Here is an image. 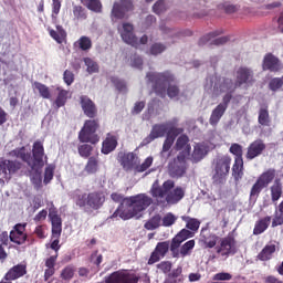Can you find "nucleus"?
I'll list each match as a JSON object with an SVG mask.
<instances>
[{
	"mask_svg": "<svg viewBox=\"0 0 283 283\" xmlns=\"http://www.w3.org/2000/svg\"><path fill=\"white\" fill-rule=\"evenodd\" d=\"M106 283H137L138 277L127 271H118L112 273L105 279Z\"/></svg>",
	"mask_w": 283,
	"mask_h": 283,
	"instance_id": "nucleus-15",
	"label": "nucleus"
},
{
	"mask_svg": "<svg viewBox=\"0 0 283 283\" xmlns=\"http://www.w3.org/2000/svg\"><path fill=\"white\" fill-rule=\"evenodd\" d=\"M80 103L85 116L88 118H94V116H96V105L90 99V97L81 96Z\"/></svg>",
	"mask_w": 283,
	"mask_h": 283,
	"instance_id": "nucleus-27",
	"label": "nucleus"
},
{
	"mask_svg": "<svg viewBox=\"0 0 283 283\" xmlns=\"http://www.w3.org/2000/svg\"><path fill=\"white\" fill-rule=\"evenodd\" d=\"M0 169L7 178H10L8 176H10L11 174H14L15 171H19V169H21V163L10 161V160H1Z\"/></svg>",
	"mask_w": 283,
	"mask_h": 283,
	"instance_id": "nucleus-30",
	"label": "nucleus"
},
{
	"mask_svg": "<svg viewBox=\"0 0 283 283\" xmlns=\"http://www.w3.org/2000/svg\"><path fill=\"white\" fill-rule=\"evenodd\" d=\"M157 269L159 271H161V273H169V271H171V262L164 261V262L157 264Z\"/></svg>",
	"mask_w": 283,
	"mask_h": 283,
	"instance_id": "nucleus-62",
	"label": "nucleus"
},
{
	"mask_svg": "<svg viewBox=\"0 0 283 283\" xmlns=\"http://www.w3.org/2000/svg\"><path fill=\"white\" fill-rule=\"evenodd\" d=\"M32 151L33 159L30 156V150H28L25 147L12 150L10 153V156L21 158V160H23L24 163H27V165H29V167H31V182L36 189H39V187H41V182H43V179L41 177V169H43V165H45V161H43V144H41V142H35L33 144Z\"/></svg>",
	"mask_w": 283,
	"mask_h": 283,
	"instance_id": "nucleus-3",
	"label": "nucleus"
},
{
	"mask_svg": "<svg viewBox=\"0 0 283 283\" xmlns=\"http://www.w3.org/2000/svg\"><path fill=\"white\" fill-rule=\"evenodd\" d=\"M111 198L114 202H120L113 216L122 220H132V218L138 220V218H143V212L154 202V199L146 193L125 198L123 195L114 192L111 195Z\"/></svg>",
	"mask_w": 283,
	"mask_h": 283,
	"instance_id": "nucleus-2",
	"label": "nucleus"
},
{
	"mask_svg": "<svg viewBox=\"0 0 283 283\" xmlns=\"http://www.w3.org/2000/svg\"><path fill=\"white\" fill-rule=\"evenodd\" d=\"M271 224V217H265L264 219H261L259 222H256L253 233L254 235H260L261 233H264L265 229H269V226Z\"/></svg>",
	"mask_w": 283,
	"mask_h": 283,
	"instance_id": "nucleus-39",
	"label": "nucleus"
},
{
	"mask_svg": "<svg viewBox=\"0 0 283 283\" xmlns=\"http://www.w3.org/2000/svg\"><path fill=\"white\" fill-rule=\"evenodd\" d=\"M178 125V119H171L170 122H167L166 124H159L153 126V129L150 134L143 139L142 147H145V145H149V143H154L156 138H163L168 132H171Z\"/></svg>",
	"mask_w": 283,
	"mask_h": 283,
	"instance_id": "nucleus-10",
	"label": "nucleus"
},
{
	"mask_svg": "<svg viewBox=\"0 0 283 283\" xmlns=\"http://www.w3.org/2000/svg\"><path fill=\"white\" fill-rule=\"evenodd\" d=\"M181 132H182V129L177 128L176 126H175V128H170V130H168L166 139L163 144L161 153H160L163 158H165V155L167 154V151H169V149H171V147H174V143L176 142V137Z\"/></svg>",
	"mask_w": 283,
	"mask_h": 283,
	"instance_id": "nucleus-23",
	"label": "nucleus"
},
{
	"mask_svg": "<svg viewBox=\"0 0 283 283\" xmlns=\"http://www.w3.org/2000/svg\"><path fill=\"white\" fill-rule=\"evenodd\" d=\"M168 171L171 178H182L187 171V157L178 155L177 158L169 164Z\"/></svg>",
	"mask_w": 283,
	"mask_h": 283,
	"instance_id": "nucleus-13",
	"label": "nucleus"
},
{
	"mask_svg": "<svg viewBox=\"0 0 283 283\" xmlns=\"http://www.w3.org/2000/svg\"><path fill=\"white\" fill-rule=\"evenodd\" d=\"M75 45L83 52H88V50H92V39L83 35L75 42Z\"/></svg>",
	"mask_w": 283,
	"mask_h": 283,
	"instance_id": "nucleus-40",
	"label": "nucleus"
},
{
	"mask_svg": "<svg viewBox=\"0 0 283 283\" xmlns=\"http://www.w3.org/2000/svg\"><path fill=\"white\" fill-rule=\"evenodd\" d=\"M216 249L217 253L227 260L229 255L235 254V239L233 237L223 238Z\"/></svg>",
	"mask_w": 283,
	"mask_h": 283,
	"instance_id": "nucleus-14",
	"label": "nucleus"
},
{
	"mask_svg": "<svg viewBox=\"0 0 283 283\" xmlns=\"http://www.w3.org/2000/svg\"><path fill=\"white\" fill-rule=\"evenodd\" d=\"M283 85V76L282 77H274L270 81L269 87L272 92H277Z\"/></svg>",
	"mask_w": 283,
	"mask_h": 283,
	"instance_id": "nucleus-55",
	"label": "nucleus"
},
{
	"mask_svg": "<svg viewBox=\"0 0 283 283\" xmlns=\"http://www.w3.org/2000/svg\"><path fill=\"white\" fill-rule=\"evenodd\" d=\"M118 32L124 43H127V45H132V48H135L136 50H145L148 38L147 35H143L138 39L134 33V25L132 23H123L120 27H118Z\"/></svg>",
	"mask_w": 283,
	"mask_h": 283,
	"instance_id": "nucleus-6",
	"label": "nucleus"
},
{
	"mask_svg": "<svg viewBox=\"0 0 283 283\" xmlns=\"http://www.w3.org/2000/svg\"><path fill=\"white\" fill-rule=\"evenodd\" d=\"M230 154L235 156L234 165L232 167V176L238 182L239 180H242V176H244V160L242 159V147L240 144H232L230 147Z\"/></svg>",
	"mask_w": 283,
	"mask_h": 283,
	"instance_id": "nucleus-12",
	"label": "nucleus"
},
{
	"mask_svg": "<svg viewBox=\"0 0 283 283\" xmlns=\"http://www.w3.org/2000/svg\"><path fill=\"white\" fill-rule=\"evenodd\" d=\"M52 178H54V166L50 165L44 171V185H50V182H52Z\"/></svg>",
	"mask_w": 283,
	"mask_h": 283,
	"instance_id": "nucleus-57",
	"label": "nucleus"
},
{
	"mask_svg": "<svg viewBox=\"0 0 283 283\" xmlns=\"http://www.w3.org/2000/svg\"><path fill=\"white\" fill-rule=\"evenodd\" d=\"M259 123L263 126H269L271 120L269 119V111L266 108H261L259 112Z\"/></svg>",
	"mask_w": 283,
	"mask_h": 283,
	"instance_id": "nucleus-52",
	"label": "nucleus"
},
{
	"mask_svg": "<svg viewBox=\"0 0 283 283\" xmlns=\"http://www.w3.org/2000/svg\"><path fill=\"white\" fill-rule=\"evenodd\" d=\"M275 243H270L263 248L261 253H259L258 258L262 262H266V260H271L273 258V254L275 252Z\"/></svg>",
	"mask_w": 283,
	"mask_h": 283,
	"instance_id": "nucleus-37",
	"label": "nucleus"
},
{
	"mask_svg": "<svg viewBox=\"0 0 283 283\" xmlns=\"http://www.w3.org/2000/svg\"><path fill=\"white\" fill-rule=\"evenodd\" d=\"M275 179V170L270 169L263 172L252 186L250 190V203L255 205L260 193H262V189H266L271 182Z\"/></svg>",
	"mask_w": 283,
	"mask_h": 283,
	"instance_id": "nucleus-9",
	"label": "nucleus"
},
{
	"mask_svg": "<svg viewBox=\"0 0 283 283\" xmlns=\"http://www.w3.org/2000/svg\"><path fill=\"white\" fill-rule=\"evenodd\" d=\"M132 8V0H119L115 2L112 10V19H125Z\"/></svg>",
	"mask_w": 283,
	"mask_h": 283,
	"instance_id": "nucleus-16",
	"label": "nucleus"
},
{
	"mask_svg": "<svg viewBox=\"0 0 283 283\" xmlns=\"http://www.w3.org/2000/svg\"><path fill=\"white\" fill-rule=\"evenodd\" d=\"M72 94H70V91L64 90L61 86L56 87V97L55 101L53 102L54 107L56 109L64 107L65 104L67 103V98H71Z\"/></svg>",
	"mask_w": 283,
	"mask_h": 283,
	"instance_id": "nucleus-29",
	"label": "nucleus"
},
{
	"mask_svg": "<svg viewBox=\"0 0 283 283\" xmlns=\"http://www.w3.org/2000/svg\"><path fill=\"white\" fill-rule=\"evenodd\" d=\"M271 200L272 202H277L282 198V182L276 179L274 184L270 187Z\"/></svg>",
	"mask_w": 283,
	"mask_h": 283,
	"instance_id": "nucleus-36",
	"label": "nucleus"
},
{
	"mask_svg": "<svg viewBox=\"0 0 283 283\" xmlns=\"http://www.w3.org/2000/svg\"><path fill=\"white\" fill-rule=\"evenodd\" d=\"M117 145L118 139L116 138V136L108 134L102 144V154H112V151L116 149Z\"/></svg>",
	"mask_w": 283,
	"mask_h": 283,
	"instance_id": "nucleus-31",
	"label": "nucleus"
},
{
	"mask_svg": "<svg viewBox=\"0 0 283 283\" xmlns=\"http://www.w3.org/2000/svg\"><path fill=\"white\" fill-rule=\"evenodd\" d=\"M209 154V143H198L195 144L192 154L190 156L191 163H200Z\"/></svg>",
	"mask_w": 283,
	"mask_h": 283,
	"instance_id": "nucleus-20",
	"label": "nucleus"
},
{
	"mask_svg": "<svg viewBox=\"0 0 283 283\" xmlns=\"http://www.w3.org/2000/svg\"><path fill=\"white\" fill-rule=\"evenodd\" d=\"M32 87L35 92H39L42 98H46V99L52 98V93L50 92V87H48L45 84H42L40 82H34Z\"/></svg>",
	"mask_w": 283,
	"mask_h": 283,
	"instance_id": "nucleus-38",
	"label": "nucleus"
},
{
	"mask_svg": "<svg viewBox=\"0 0 283 283\" xmlns=\"http://www.w3.org/2000/svg\"><path fill=\"white\" fill-rule=\"evenodd\" d=\"M167 3H165V0H158L154 6H153V12L155 14H163V12H166L167 10Z\"/></svg>",
	"mask_w": 283,
	"mask_h": 283,
	"instance_id": "nucleus-53",
	"label": "nucleus"
},
{
	"mask_svg": "<svg viewBox=\"0 0 283 283\" xmlns=\"http://www.w3.org/2000/svg\"><path fill=\"white\" fill-rule=\"evenodd\" d=\"M232 275L227 272L217 273L213 275L212 280L217 282H229V280H232Z\"/></svg>",
	"mask_w": 283,
	"mask_h": 283,
	"instance_id": "nucleus-58",
	"label": "nucleus"
},
{
	"mask_svg": "<svg viewBox=\"0 0 283 283\" xmlns=\"http://www.w3.org/2000/svg\"><path fill=\"white\" fill-rule=\"evenodd\" d=\"M25 273L24 265H15L6 274V280L10 282V280H19V277H23Z\"/></svg>",
	"mask_w": 283,
	"mask_h": 283,
	"instance_id": "nucleus-34",
	"label": "nucleus"
},
{
	"mask_svg": "<svg viewBox=\"0 0 283 283\" xmlns=\"http://www.w3.org/2000/svg\"><path fill=\"white\" fill-rule=\"evenodd\" d=\"M151 165H154V157H147L142 165L136 166V171L143 174V171H147Z\"/></svg>",
	"mask_w": 283,
	"mask_h": 283,
	"instance_id": "nucleus-51",
	"label": "nucleus"
},
{
	"mask_svg": "<svg viewBox=\"0 0 283 283\" xmlns=\"http://www.w3.org/2000/svg\"><path fill=\"white\" fill-rule=\"evenodd\" d=\"M83 62L86 65V72L88 74L98 73V63H96L92 57H84Z\"/></svg>",
	"mask_w": 283,
	"mask_h": 283,
	"instance_id": "nucleus-44",
	"label": "nucleus"
},
{
	"mask_svg": "<svg viewBox=\"0 0 283 283\" xmlns=\"http://www.w3.org/2000/svg\"><path fill=\"white\" fill-rule=\"evenodd\" d=\"M181 220L186 222L187 229H190V231H198L200 229V221L198 219H193L191 217H181Z\"/></svg>",
	"mask_w": 283,
	"mask_h": 283,
	"instance_id": "nucleus-47",
	"label": "nucleus"
},
{
	"mask_svg": "<svg viewBox=\"0 0 283 283\" xmlns=\"http://www.w3.org/2000/svg\"><path fill=\"white\" fill-rule=\"evenodd\" d=\"M169 251V242L164 241L157 243L154 252L151 253L148 264H156V262H160L165 255H167V252Z\"/></svg>",
	"mask_w": 283,
	"mask_h": 283,
	"instance_id": "nucleus-19",
	"label": "nucleus"
},
{
	"mask_svg": "<svg viewBox=\"0 0 283 283\" xmlns=\"http://www.w3.org/2000/svg\"><path fill=\"white\" fill-rule=\"evenodd\" d=\"M175 149L179 153V156H184V158H189L191 154V145L189 144V137L187 135H181L177 138L175 144Z\"/></svg>",
	"mask_w": 283,
	"mask_h": 283,
	"instance_id": "nucleus-22",
	"label": "nucleus"
},
{
	"mask_svg": "<svg viewBox=\"0 0 283 283\" xmlns=\"http://www.w3.org/2000/svg\"><path fill=\"white\" fill-rule=\"evenodd\" d=\"M160 107H163V103H160V101H158L157 98L153 99L149 104H148V112L151 114L154 112H158L160 109Z\"/></svg>",
	"mask_w": 283,
	"mask_h": 283,
	"instance_id": "nucleus-59",
	"label": "nucleus"
},
{
	"mask_svg": "<svg viewBox=\"0 0 283 283\" xmlns=\"http://www.w3.org/2000/svg\"><path fill=\"white\" fill-rule=\"evenodd\" d=\"M177 220L178 217L176 214L168 212L161 219V224L163 227H172V224H175Z\"/></svg>",
	"mask_w": 283,
	"mask_h": 283,
	"instance_id": "nucleus-49",
	"label": "nucleus"
},
{
	"mask_svg": "<svg viewBox=\"0 0 283 283\" xmlns=\"http://www.w3.org/2000/svg\"><path fill=\"white\" fill-rule=\"evenodd\" d=\"M205 90L206 92H211L214 98H218V96H223L222 103H220L212 111L209 119L210 125L216 127V125L220 123V118L224 116V112H227V107H229V103H231V98L233 97V92H235V86L233 85V81L231 78L213 75L207 78Z\"/></svg>",
	"mask_w": 283,
	"mask_h": 283,
	"instance_id": "nucleus-1",
	"label": "nucleus"
},
{
	"mask_svg": "<svg viewBox=\"0 0 283 283\" xmlns=\"http://www.w3.org/2000/svg\"><path fill=\"white\" fill-rule=\"evenodd\" d=\"M61 277L62 280H66V281L72 280V277H74V266L67 265L66 268H64L62 270Z\"/></svg>",
	"mask_w": 283,
	"mask_h": 283,
	"instance_id": "nucleus-56",
	"label": "nucleus"
},
{
	"mask_svg": "<svg viewBox=\"0 0 283 283\" xmlns=\"http://www.w3.org/2000/svg\"><path fill=\"white\" fill-rule=\"evenodd\" d=\"M231 169V157L223 156L217 159L216 164V178H224Z\"/></svg>",
	"mask_w": 283,
	"mask_h": 283,
	"instance_id": "nucleus-21",
	"label": "nucleus"
},
{
	"mask_svg": "<svg viewBox=\"0 0 283 283\" xmlns=\"http://www.w3.org/2000/svg\"><path fill=\"white\" fill-rule=\"evenodd\" d=\"M160 222H163V217H160V214H155L145 223L144 227L147 229V231H154L160 227Z\"/></svg>",
	"mask_w": 283,
	"mask_h": 283,
	"instance_id": "nucleus-41",
	"label": "nucleus"
},
{
	"mask_svg": "<svg viewBox=\"0 0 283 283\" xmlns=\"http://www.w3.org/2000/svg\"><path fill=\"white\" fill-rule=\"evenodd\" d=\"M49 33L56 43H63L65 41V36H67V33L61 25H57L55 29H49Z\"/></svg>",
	"mask_w": 283,
	"mask_h": 283,
	"instance_id": "nucleus-33",
	"label": "nucleus"
},
{
	"mask_svg": "<svg viewBox=\"0 0 283 283\" xmlns=\"http://www.w3.org/2000/svg\"><path fill=\"white\" fill-rule=\"evenodd\" d=\"M220 36V31H213L209 33L208 35L203 36L200 39V43H213L214 45H222V43H227V38L221 36V38H216Z\"/></svg>",
	"mask_w": 283,
	"mask_h": 283,
	"instance_id": "nucleus-32",
	"label": "nucleus"
},
{
	"mask_svg": "<svg viewBox=\"0 0 283 283\" xmlns=\"http://www.w3.org/2000/svg\"><path fill=\"white\" fill-rule=\"evenodd\" d=\"M73 17L75 21H85L87 19V11L81 6L73 7Z\"/></svg>",
	"mask_w": 283,
	"mask_h": 283,
	"instance_id": "nucleus-45",
	"label": "nucleus"
},
{
	"mask_svg": "<svg viewBox=\"0 0 283 283\" xmlns=\"http://www.w3.org/2000/svg\"><path fill=\"white\" fill-rule=\"evenodd\" d=\"M176 182L169 179L161 186L158 180H155L150 188V196L156 200L159 207H167V205H178L185 198V190L182 187H176Z\"/></svg>",
	"mask_w": 283,
	"mask_h": 283,
	"instance_id": "nucleus-4",
	"label": "nucleus"
},
{
	"mask_svg": "<svg viewBox=\"0 0 283 283\" xmlns=\"http://www.w3.org/2000/svg\"><path fill=\"white\" fill-rule=\"evenodd\" d=\"M253 83V71L249 67H240L237 71V82L232 85L234 86V90L237 86L241 85H251Z\"/></svg>",
	"mask_w": 283,
	"mask_h": 283,
	"instance_id": "nucleus-18",
	"label": "nucleus"
},
{
	"mask_svg": "<svg viewBox=\"0 0 283 283\" xmlns=\"http://www.w3.org/2000/svg\"><path fill=\"white\" fill-rule=\"evenodd\" d=\"M25 227L27 223L24 224H17L14 229L10 232V240L11 242H14L15 244H23L25 242L28 235L25 234Z\"/></svg>",
	"mask_w": 283,
	"mask_h": 283,
	"instance_id": "nucleus-24",
	"label": "nucleus"
},
{
	"mask_svg": "<svg viewBox=\"0 0 283 283\" xmlns=\"http://www.w3.org/2000/svg\"><path fill=\"white\" fill-rule=\"evenodd\" d=\"M75 205L82 209H101L103 202H105V197L98 192H81L76 191L74 196Z\"/></svg>",
	"mask_w": 283,
	"mask_h": 283,
	"instance_id": "nucleus-7",
	"label": "nucleus"
},
{
	"mask_svg": "<svg viewBox=\"0 0 283 283\" xmlns=\"http://www.w3.org/2000/svg\"><path fill=\"white\" fill-rule=\"evenodd\" d=\"M111 81L115 85L116 90H118V92L122 94H127V84H125V81L118 77H112Z\"/></svg>",
	"mask_w": 283,
	"mask_h": 283,
	"instance_id": "nucleus-50",
	"label": "nucleus"
},
{
	"mask_svg": "<svg viewBox=\"0 0 283 283\" xmlns=\"http://www.w3.org/2000/svg\"><path fill=\"white\" fill-rule=\"evenodd\" d=\"M98 129V123L94 119L86 120L83 128L78 134V139L81 143H91L92 145H96L98 143L99 137L96 134Z\"/></svg>",
	"mask_w": 283,
	"mask_h": 283,
	"instance_id": "nucleus-11",
	"label": "nucleus"
},
{
	"mask_svg": "<svg viewBox=\"0 0 283 283\" xmlns=\"http://www.w3.org/2000/svg\"><path fill=\"white\" fill-rule=\"evenodd\" d=\"M199 242H201L205 249H213L218 244V235L209 232L207 228H202Z\"/></svg>",
	"mask_w": 283,
	"mask_h": 283,
	"instance_id": "nucleus-25",
	"label": "nucleus"
},
{
	"mask_svg": "<svg viewBox=\"0 0 283 283\" xmlns=\"http://www.w3.org/2000/svg\"><path fill=\"white\" fill-rule=\"evenodd\" d=\"M92 145L90 144H83L78 147V154L82 156V158H88V156L92 155Z\"/></svg>",
	"mask_w": 283,
	"mask_h": 283,
	"instance_id": "nucleus-54",
	"label": "nucleus"
},
{
	"mask_svg": "<svg viewBox=\"0 0 283 283\" xmlns=\"http://www.w3.org/2000/svg\"><path fill=\"white\" fill-rule=\"evenodd\" d=\"M186 239H184L180 233H178L171 241L170 244V251L172 254V258H180V244L185 242Z\"/></svg>",
	"mask_w": 283,
	"mask_h": 283,
	"instance_id": "nucleus-35",
	"label": "nucleus"
},
{
	"mask_svg": "<svg viewBox=\"0 0 283 283\" xmlns=\"http://www.w3.org/2000/svg\"><path fill=\"white\" fill-rule=\"evenodd\" d=\"M264 149H266L264 142H262V139H256L248 147L247 158L253 160V158L261 156Z\"/></svg>",
	"mask_w": 283,
	"mask_h": 283,
	"instance_id": "nucleus-26",
	"label": "nucleus"
},
{
	"mask_svg": "<svg viewBox=\"0 0 283 283\" xmlns=\"http://www.w3.org/2000/svg\"><path fill=\"white\" fill-rule=\"evenodd\" d=\"M61 12V0H52V18L56 19Z\"/></svg>",
	"mask_w": 283,
	"mask_h": 283,
	"instance_id": "nucleus-61",
	"label": "nucleus"
},
{
	"mask_svg": "<svg viewBox=\"0 0 283 283\" xmlns=\"http://www.w3.org/2000/svg\"><path fill=\"white\" fill-rule=\"evenodd\" d=\"M118 158L125 171H132V169H135L136 171V167H138V163H139L138 155H136L135 153H126V154L120 153L118 155Z\"/></svg>",
	"mask_w": 283,
	"mask_h": 283,
	"instance_id": "nucleus-17",
	"label": "nucleus"
},
{
	"mask_svg": "<svg viewBox=\"0 0 283 283\" xmlns=\"http://www.w3.org/2000/svg\"><path fill=\"white\" fill-rule=\"evenodd\" d=\"M146 81L159 96H165L167 92L169 98H174L175 101H180V98H182L180 90H178V86L174 84L176 77H174V74L170 72H148L146 74Z\"/></svg>",
	"mask_w": 283,
	"mask_h": 283,
	"instance_id": "nucleus-5",
	"label": "nucleus"
},
{
	"mask_svg": "<svg viewBox=\"0 0 283 283\" xmlns=\"http://www.w3.org/2000/svg\"><path fill=\"white\" fill-rule=\"evenodd\" d=\"M263 70H270V72H279L282 70V64L280 60L273 54H266L263 59Z\"/></svg>",
	"mask_w": 283,
	"mask_h": 283,
	"instance_id": "nucleus-28",
	"label": "nucleus"
},
{
	"mask_svg": "<svg viewBox=\"0 0 283 283\" xmlns=\"http://www.w3.org/2000/svg\"><path fill=\"white\" fill-rule=\"evenodd\" d=\"M63 78L66 85H72L74 83V73L72 71H65Z\"/></svg>",
	"mask_w": 283,
	"mask_h": 283,
	"instance_id": "nucleus-63",
	"label": "nucleus"
},
{
	"mask_svg": "<svg viewBox=\"0 0 283 283\" xmlns=\"http://www.w3.org/2000/svg\"><path fill=\"white\" fill-rule=\"evenodd\" d=\"M193 247H196L195 240H189L188 242H186L179 250V258H187V255H191Z\"/></svg>",
	"mask_w": 283,
	"mask_h": 283,
	"instance_id": "nucleus-43",
	"label": "nucleus"
},
{
	"mask_svg": "<svg viewBox=\"0 0 283 283\" xmlns=\"http://www.w3.org/2000/svg\"><path fill=\"white\" fill-rule=\"evenodd\" d=\"M281 224H283V213L276 212V214L272 221V227H280Z\"/></svg>",
	"mask_w": 283,
	"mask_h": 283,
	"instance_id": "nucleus-64",
	"label": "nucleus"
},
{
	"mask_svg": "<svg viewBox=\"0 0 283 283\" xmlns=\"http://www.w3.org/2000/svg\"><path fill=\"white\" fill-rule=\"evenodd\" d=\"M167 50V46L163 43H155L150 46L149 50L146 51V54H151L153 56H158V54H163Z\"/></svg>",
	"mask_w": 283,
	"mask_h": 283,
	"instance_id": "nucleus-48",
	"label": "nucleus"
},
{
	"mask_svg": "<svg viewBox=\"0 0 283 283\" xmlns=\"http://www.w3.org/2000/svg\"><path fill=\"white\" fill-rule=\"evenodd\" d=\"M46 207L49 209V218L52 224L53 241L51 243V249H53V251H59V249H61V247L59 245V238H61V231H63L61 217L54 208L53 202H48Z\"/></svg>",
	"mask_w": 283,
	"mask_h": 283,
	"instance_id": "nucleus-8",
	"label": "nucleus"
},
{
	"mask_svg": "<svg viewBox=\"0 0 283 283\" xmlns=\"http://www.w3.org/2000/svg\"><path fill=\"white\" fill-rule=\"evenodd\" d=\"M84 170L86 171V174H96V171H98V158L91 157L87 160Z\"/></svg>",
	"mask_w": 283,
	"mask_h": 283,
	"instance_id": "nucleus-46",
	"label": "nucleus"
},
{
	"mask_svg": "<svg viewBox=\"0 0 283 283\" xmlns=\"http://www.w3.org/2000/svg\"><path fill=\"white\" fill-rule=\"evenodd\" d=\"M130 65L132 67H137V70H140L143 67V57L140 55H133L130 57Z\"/></svg>",
	"mask_w": 283,
	"mask_h": 283,
	"instance_id": "nucleus-60",
	"label": "nucleus"
},
{
	"mask_svg": "<svg viewBox=\"0 0 283 283\" xmlns=\"http://www.w3.org/2000/svg\"><path fill=\"white\" fill-rule=\"evenodd\" d=\"M83 6H86L88 10H92V12H101L103 10V4L101 3V0H80Z\"/></svg>",
	"mask_w": 283,
	"mask_h": 283,
	"instance_id": "nucleus-42",
	"label": "nucleus"
}]
</instances>
